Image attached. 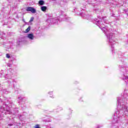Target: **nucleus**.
I'll use <instances>...</instances> for the list:
<instances>
[{"label": "nucleus", "instance_id": "f03ea898", "mask_svg": "<svg viewBox=\"0 0 128 128\" xmlns=\"http://www.w3.org/2000/svg\"><path fill=\"white\" fill-rule=\"evenodd\" d=\"M124 99L120 97H118L117 99L118 110L114 114L113 116V124L118 122L120 120V118H124V116H128V107L126 106L124 102Z\"/></svg>", "mask_w": 128, "mask_h": 128}, {"label": "nucleus", "instance_id": "6e6552de", "mask_svg": "<svg viewBox=\"0 0 128 128\" xmlns=\"http://www.w3.org/2000/svg\"><path fill=\"white\" fill-rule=\"evenodd\" d=\"M56 19H52V18H48L46 20L47 22H48V24H52V20H55Z\"/></svg>", "mask_w": 128, "mask_h": 128}, {"label": "nucleus", "instance_id": "dca6fc26", "mask_svg": "<svg viewBox=\"0 0 128 128\" xmlns=\"http://www.w3.org/2000/svg\"><path fill=\"white\" fill-rule=\"evenodd\" d=\"M6 78H10V77L8 76V74H6Z\"/></svg>", "mask_w": 128, "mask_h": 128}, {"label": "nucleus", "instance_id": "412c9836", "mask_svg": "<svg viewBox=\"0 0 128 128\" xmlns=\"http://www.w3.org/2000/svg\"><path fill=\"white\" fill-rule=\"evenodd\" d=\"M84 8H86V6H85V5H84V6H83V8H82V10H84Z\"/></svg>", "mask_w": 128, "mask_h": 128}, {"label": "nucleus", "instance_id": "f3484780", "mask_svg": "<svg viewBox=\"0 0 128 128\" xmlns=\"http://www.w3.org/2000/svg\"><path fill=\"white\" fill-rule=\"evenodd\" d=\"M35 128H40V126H38V124H36V126H34Z\"/></svg>", "mask_w": 128, "mask_h": 128}, {"label": "nucleus", "instance_id": "f8f14e48", "mask_svg": "<svg viewBox=\"0 0 128 128\" xmlns=\"http://www.w3.org/2000/svg\"><path fill=\"white\" fill-rule=\"evenodd\" d=\"M30 30V26H29L27 28V29L26 30V32H28Z\"/></svg>", "mask_w": 128, "mask_h": 128}, {"label": "nucleus", "instance_id": "9b49d317", "mask_svg": "<svg viewBox=\"0 0 128 128\" xmlns=\"http://www.w3.org/2000/svg\"><path fill=\"white\" fill-rule=\"evenodd\" d=\"M9 72H10V74H14V70H12V69H9Z\"/></svg>", "mask_w": 128, "mask_h": 128}, {"label": "nucleus", "instance_id": "1a4fd4ad", "mask_svg": "<svg viewBox=\"0 0 128 128\" xmlns=\"http://www.w3.org/2000/svg\"><path fill=\"white\" fill-rule=\"evenodd\" d=\"M47 8H46V6H43L41 7V10H42V12H46Z\"/></svg>", "mask_w": 128, "mask_h": 128}, {"label": "nucleus", "instance_id": "423d86ee", "mask_svg": "<svg viewBox=\"0 0 128 128\" xmlns=\"http://www.w3.org/2000/svg\"><path fill=\"white\" fill-rule=\"evenodd\" d=\"M5 106H6V108H8V105L5 104H4V106H1L0 112H2V110H6V108Z\"/></svg>", "mask_w": 128, "mask_h": 128}, {"label": "nucleus", "instance_id": "9d476101", "mask_svg": "<svg viewBox=\"0 0 128 128\" xmlns=\"http://www.w3.org/2000/svg\"><path fill=\"white\" fill-rule=\"evenodd\" d=\"M38 4H40V6H43V4H44V2L42 0H40L39 1Z\"/></svg>", "mask_w": 128, "mask_h": 128}, {"label": "nucleus", "instance_id": "4be33fe9", "mask_svg": "<svg viewBox=\"0 0 128 128\" xmlns=\"http://www.w3.org/2000/svg\"><path fill=\"white\" fill-rule=\"evenodd\" d=\"M3 92H4V94H6V90H3Z\"/></svg>", "mask_w": 128, "mask_h": 128}, {"label": "nucleus", "instance_id": "2eb2a0df", "mask_svg": "<svg viewBox=\"0 0 128 128\" xmlns=\"http://www.w3.org/2000/svg\"><path fill=\"white\" fill-rule=\"evenodd\" d=\"M18 100H22L23 98L22 96L18 97Z\"/></svg>", "mask_w": 128, "mask_h": 128}, {"label": "nucleus", "instance_id": "20e7f679", "mask_svg": "<svg viewBox=\"0 0 128 128\" xmlns=\"http://www.w3.org/2000/svg\"><path fill=\"white\" fill-rule=\"evenodd\" d=\"M81 16H82V18H86V20H90L92 18V16L84 13H82L81 14Z\"/></svg>", "mask_w": 128, "mask_h": 128}, {"label": "nucleus", "instance_id": "b1692460", "mask_svg": "<svg viewBox=\"0 0 128 128\" xmlns=\"http://www.w3.org/2000/svg\"><path fill=\"white\" fill-rule=\"evenodd\" d=\"M9 126H12V124H9Z\"/></svg>", "mask_w": 128, "mask_h": 128}, {"label": "nucleus", "instance_id": "f257e3e1", "mask_svg": "<svg viewBox=\"0 0 128 128\" xmlns=\"http://www.w3.org/2000/svg\"><path fill=\"white\" fill-rule=\"evenodd\" d=\"M94 20L95 21V24H96V26H99L102 30L103 31V32L105 34L108 42H109L112 48H114V44H116V41L114 40V33L110 32L108 26H104V24H108V22L106 20V18H100V16H98V18L94 19Z\"/></svg>", "mask_w": 128, "mask_h": 128}, {"label": "nucleus", "instance_id": "cd10ccee", "mask_svg": "<svg viewBox=\"0 0 128 128\" xmlns=\"http://www.w3.org/2000/svg\"><path fill=\"white\" fill-rule=\"evenodd\" d=\"M112 52L114 51V49H112Z\"/></svg>", "mask_w": 128, "mask_h": 128}, {"label": "nucleus", "instance_id": "6ab92c4d", "mask_svg": "<svg viewBox=\"0 0 128 128\" xmlns=\"http://www.w3.org/2000/svg\"><path fill=\"white\" fill-rule=\"evenodd\" d=\"M68 18H65L63 19V20H66V21H68Z\"/></svg>", "mask_w": 128, "mask_h": 128}, {"label": "nucleus", "instance_id": "bb28decb", "mask_svg": "<svg viewBox=\"0 0 128 128\" xmlns=\"http://www.w3.org/2000/svg\"><path fill=\"white\" fill-rule=\"evenodd\" d=\"M22 116H20V117Z\"/></svg>", "mask_w": 128, "mask_h": 128}, {"label": "nucleus", "instance_id": "7ed1b4c3", "mask_svg": "<svg viewBox=\"0 0 128 128\" xmlns=\"http://www.w3.org/2000/svg\"><path fill=\"white\" fill-rule=\"evenodd\" d=\"M26 12H30L32 14H36V10L32 7H28L26 9Z\"/></svg>", "mask_w": 128, "mask_h": 128}, {"label": "nucleus", "instance_id": "39448f33", "mask_svg": "<svg viewBox=\"0 0 128 128\" xmlns=\"http://www.w3.org/2000/svg\"><path fill=\"white\" fill-rule=\"evenodd\" d=\"M28 38L31 40H34V34H29L28 35Z\"/></svg>", "mask_w": 128, "mask_h": 128}, {"label": "nucleus", "instance_id": "a878e982", "mask_svg": "<svg viewBox=\"0 0 128 128\" xmlns=\"http://www.w3.org/2000/svg\"><path fill=\"white\" fill-rule=\"evenodd\" d=\"M52 128V127L50 126V128Z\"/></svg>", "mask_w": 128, "mask_h": 128}, {"label": "nucleus", "instance_id": "c85d7f7f", "mask_svg": "<svg viewBox=\"0 0 128 128\" xmlns=\"http://www.w3.org/2000/svg\"><path fill=\"white\" fill-rule=\"evenodd\" d=\"M100 128V127L98 126V128Z\"/></svg>", "mask_w": 128, "mask_h": 128}, {"label": "nucleus", "instance_id": "ddd939ff", "mask_svg": "<svg viewBox=\"0 0 128 128\" xmlns=\"http://www.w3.org/2000/svg\"><path fill=\"white\" fill-rule=\"evenodd\" d=\"M34 21V17H32L30 18V22H32Z\"/></svg>", "mask_w": 128, "mask_h": 128}, {"label": "nucleus", "instance_id": "393cba45", "mask_svg": "<svg viewBox=\"0 0 128 128\" xmlns=\"http://www.w3.org/2000/svg\"><path fill=\"white\" fill-rule=\"evenodd\" d=\"M50 98H52V96H50Z\"/></svg>", "mask_w": 128, "mask_h": 128}, {"label": "nucleus", "instance_id": "aec40b11", "mask_svg": "<svg viewBox=\"0 0 128 128\" xmlns=\"http://www.w3.org/2000/svg\"><path fill=\"white\" fill-rule=\"evenodd\" d=\"M48 94H50V96H52V92H50Z\"/></svg>", "mask_w": 128, "mask_h": 128}, {"label": "nucleus", "instance_id": "4468645a", "mask_svg": "<svg viewBox=\"0 0 128 128\" xmlns=\"http://www.w3.org/2000/svg\"><path fill=\"white\" fill-rule=\"evenodd\" d=\"M6 57L7 58H10V54H6Z\"/></svg>", "mask_w": 128, "mask_h": 128}, {"label": "nucleus", "instance_id": "5701e85b", "mask_svg": "<svg viewBox=\"0 0 128 128\" xmlns=\"http://www.w3.org/2000/svg\"><path fill=\"white\" fill-rule=\"evenodd\" d=\"M15 110H16L17 114L18 112V110L16 109H15Z\"/></svg>", "mask_w": 128, "mask_h": 128}, {"label": "nucleus", "instance_id": "0eeeda50", "mask_svg": "<svg viewBox=\"0 0 128 128\" xmlns=\"http://www.w3.org/2000/svg\"><path fill=\"white\" fill-rule=\"evenodd\" d=\"M52 20H52V24H56L60 22V20H58V18H52Z\"/></svg>", "mask_w": 128, "mask_h": 128}, {"label": "nucleus", "instance_id": "a211bd4d", "mask_svg": "<svg viewBox=\"0 0 128 128\" xmlns=\"http://www.w3.org/2000/svg\"><path fill=\"white\" fill-rule=\"evenodd\" d=\"M8 66H9V68H10L12 66V64H7Z\"/></svg>", "mask_w": 128, "mask_h": 128}]
</instances>
